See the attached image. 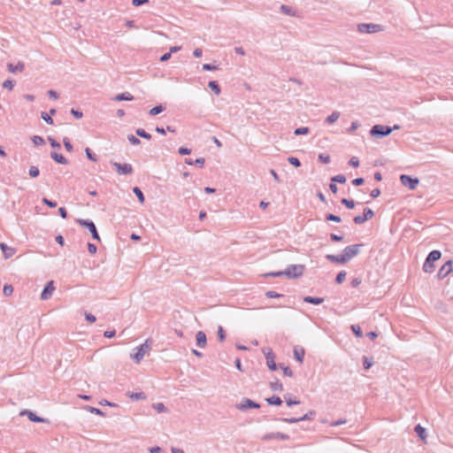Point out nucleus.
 <instances>
[{"mask_svg":"<svg viewBox=\"0 0 453 453\" xmlns=\"http://www.w3.org/2000/svg\"><path fill=\"white\" fill-rule=\"evenodd\" d=\"M393 131V128L388 126H382V125H375L372 127L370 130V134L372 136L376 138H382L384 136H387L390 134Z\"/></svg>","mask_w":453,"mask_h":453,"instance_id":"20e7f679","label":"nucleus"},{"mask_svg":"<svg viewBox=\"0 0 453 453\" xmlns=\"http://www.w3.org/2000/svg\"><path fill=\"white\" fill-rule=\"evenodd\" d=\"M309 132H310L309 127H298V128L295 129L294 134L296 135H301V134H309Z\"/></svg>","mask_w":453,"mask_h":453,"instance_id":"79ce46f5","label":"nucleus"},{"mask_svg":"<svg viewBox=\"0 0 453 453\" xmlns=\"http://www.w3.org/2000/svg\"><path fill=\"white\" fill-rule=\"evenodd\" d=\"M363 246L362 244H353L347 246L342 252L346 262L349 261L351 258L356 257L359 253V248Z\"/></svg>","mask_w":453,"mask_h":453,"instance_id":"0eeeda50","label":"nucleus"},{"mask_svg":"<svg viewBox=\"0 0 453 453\" xmlns=\"http://www.w3.org/2000/svg\"><path fill=\"white\" fill-rule=\"evenodd\" d=\"M332 182L345 183L347 179L343 174H338L331 179Z\"/></svg>","mask_w":453,"mask_h":453,"instance_id":"4c0bfd02","label":"nucleus"},{"mask_svg":"<svg viewBox=\"0 0 453 453\" xmlns=\"http://www.w3.org/2000/svg\"><path fill=\"white\" fill-rule=\"evenodd\" d=\"M341 203L344 204L349 209H353L355 207V203L352 200H349L347 198H342Z\"/></svg>","mask_w":453,"mask_h":453,"instance_id":"c03bdc74","label":"nucleus"},{"mask_svg":"<svg viewBox=\"0 0 453 453\" xmlns=\"http://www.w3.org/2000/svg\"><path fill=\"white\" fill-rule=\"evenodd\" d=\"M218 337L220 342H223L226 339V334H225L224 329L221 326H218Z\"/></svg>","mask_w":453,"mask_h":453,"instance_id":"8fccbe9b","label":"nucleus"},{"mask_svg":"<svg viewBox=\"0 0 453 453\" xmlns=\"http://www.w3.org/2000/svg\"><path fill=\"white\" fill-rule=\"evenodd\" d=\"M85 152H86L87 157H88L89 160L94 161V162H96V161L97 160V159H96V156H95V154H94V153H92V151H91L88 148H87V149L85 150Z\"/></svg>","mask_w":453,"mask_h":453,"instance_id":"4d7b16f0","label":"nucleus"},{"mask_svg":"<svg viewBox=\"0 0 453 453\" xmlns=\"http://www.w3.org/2000/svg\"><path fill=\"white\" fill-rule=\"evenodd\" d=\"M288 161L289 162V164H291L292 165H294L296 167H298L301 165V163L297 157H290L288 158Z\"/></svg>","mask_w":453,"mask_h":453,"instance_id":"5fc2aeb1","label":"nucleus"},{"mask_svg":"<svg viewBox=\"0 0 453 453\" xmlns=\"http://www.w3.org/2000/svg\"><path fill=\"white\" fill-rule=\"evenodd\" d=\"M345 277H346V272H344V271L340 272L337 274L336 279H335L336 283H338V284L342 283L343 280H345Z\"/></svg>","mask_w":453,"mask_h":453,"instance_id":"de8ad7c7","label":"nucleus"},{"mask_svg":"<svg viewBox=\"0 0 453 453\" xmlns=\"http://www.w3.org/2000/svg\"><path fill=\"white\" fill-rule=\"evenodd\" d=\"M8 71L12 73H22L25 69V65L22 62H18L17 65L8 64L7 65Z\"/></svg>","mask_w":453,"mask_h":453,"instance_id":"a211bd4d","label":"nucleus"},{"mask_svg":"<svg viewBox=\"0 0 453 453\" xmlns=\"http://www.w3.org/2000/svg\"><path fill=\"white\" fill-rule=\"evenodd\" d=\"M196 341L197 347L204 349L207 345L206 334L203 331H199L196 334Z\"/></svg>","mask_w":453,"mask_h":453,"instance_id":"f3484780","label":"nucleus"},{"mask_svg":"<svg viewBox=\"0 0 453 453\" xmlns=\"http://www.w3.org/2000/svg\"><path fill=\"white\" fill-rule=\"evenodd\" d=\"M451 272H453L452 261L448 260L439 270L437 276L439 279H444L447 277Z\"/></svg>","mask_w":453,"mask_h":453,"instance_id":"f8f14e48","label":"nucleus"},{"mask_svg":"<svg viewBox=\"0 0 453 453\" xmlns=\"http://www.w3.org/2000/svg\"><path fill=\"white\" fill-rule=\"evenodd\" d=\"M136 134L140 137H142V138H145L147 140H150L151 139V135L147 133L144 129L142 128H138L136 130Z\"/></svg>","mask_w":453,"mask_h":453,"instance_id":"473e14b6","label":"nucleus"},{"mask_svg":"<svg viewBox=\"0 0 453 453\" xmlns=\"http://www.w3.org/2000/svg\"><path fill=\"white\" fill-rule=\"evenodd\" d=\"M326 220H329V221H334V222H341V218L339 216H336V215H334V214H327L326 217Z\"/></svg>","mask_w":453,"mask_h":453,"instance_id":"864d4df0","label":"nucleus"},{"mask_svg":"<svg viewBox=\"0 0 453 453\" xmlns=\"http://www.w3.org/2000/svg\"><path fill=\"white\" fill-rule=\"evenodd\" d=\"M203 69L205 70V71H214V70L217 69V66L212 65L211 64H203Z\"/></svg>","mask_w":453,"mask_h":453,"instance_id":"774afa93","label":"nucleus"},{"mask_svg":"<svg viewBox=\"0 0 453 453\" xmlns=\"http://www.w3.org/2000/svg\"><path fill=\"white\" fill-rule=\"evenodd\" d=\"M128 142L133 145H139L141 143V141L135 137L134 134H129L127 136Z\"/></svg>","mask_w":453,"mask_h":453,"instance_id":"a18cd8bd","label":"nucleus"},{"mask_svg":"<svg viewBox=\"0 0 453 453\" xmlns=\"http://www.w3.org/2000/svg\"><path fill=\"white\" fill-rule=\"evenodd\" d=\"M85 319L87 321H88L90 323H94L96 320V318L91 313H86Z\"/></svg>","mask_w":453,"mask_h":453,"instance_id":"69168bd1","label":"nucleus"},{"mask_svg":"<svg viewBox=\"0 0 453 453\" xmlns=\"http://www.w3.org/2000/svg\"><path fill=\"white\" fill-rule=\"evenodd\" d=\"M383 30V27L381 25H379V24H366V23H362V24H359L358 25V31L360 33H367V34H372V33H377V32H380Z\"/></svg>","mask_w":453,"mask_h":453,"instance_id":"423d86ee","label":"nucleus"},{"mask_svg":"<svg viewBox=\"0 0 453 453\" xmlns=\"http://www.w3.org/2000/svg\"><path fill=\"white\" fill-rule=\"evenodd\" d=\"M84 409L86 411H89L90 413L99 415V416H104V413L98 408L87 405L84 407Z\"/></svg>","mask_w":453,"mask_h":453,"instance_id":"c756f323","label":"nucleus"},{"mask_svg":"<svg viewBox=\"0 0 453 453\" xmlns=\"http://www.w3.org/2000/svg\"><path fill=\"white\" fill-rule=\"evenodd\" d=\"M236 408L238 410L246 411L250 408L257 409L259 408V404L250 399L244 398L240 403L236 404Z\"/></svg>","mask_w":453,"mask_h":453,"instance_id":"4468645a","label":"nucleus"},{"mask_svg":"<svg viewBox=\"0 0 453 453\" xmlns=\"http://www.w3.org/2000/svg\"><path fill=\"white\" fill-rule=\"evenodd\" d=\"M305 266L303 265H290L284 271L267 273L264 277H281L286 276L288 279H297L303 274Z\"/></svg>","mask_w":453,"mask_h":453,"instance_id":"f257e3e1","label":"nucleus"},{"mask_svg":"<svg viewBox=\"0 0 453 453\" xmlns=\"http://www.w3.org/2000/svg\"><path fill=\"white\" fill-rule=\"evenodd\" d=\"M374 216V212L372 209L370 208H365L364 210V217L366 220H369L371 219L372 217Z\"/></svg>","mask_w":453,"mask_h":453,"instance_id":"37998d69","label":"nucleus"},{"mask_svg":"<svg viewBox=\"0 0 453 453\" xmlns=\"http://www.w3.org/2000/svg\"><path fill=\"white\" fill-rule=\"evenodd\" d=\"M400 180L403 186L408 187L411 190L416 189L419 182L418 178H412L406 174H402Z\"/></svg>","mask_w":453,"mask_h":453,"instance_id":"6e6552de","label":"nucleus"},{"mask_svg":"<svg viewBox=\"0 0 453 453\" xmlns=\"http://www.w3.org/2000/svg\"><path fill=\"white\" fill-rule=\"evenodd\" d=\"M351 330L357 337H358V338L363 337V332L361 330V327L358 325H352Z\"/></svg>","mask_w":453,"mask_h":453,"instance_id":"f704fd0d","label":"nucleus"},{"mask_svg":"<svg viewBox=\"0 0 453 453\" xmlns=\"http://www.w3.org/2000/svg\"><path fill=\"white\" fill-rule=\"evenodd\" d=\"M208 86L217 96L220 94L221 90L217 81H211L209 82Z\"/></svg>","mask_w":453,"mask_h":453,"instance_id":"bb28decb","label":"nucleus"},{"mask_svg":"<svg viewBox=\"0 0 453 453\" xmlns=\"http://www.w3.org/2000/svg\"><path fill=\"white\" fill-rule=\"evenodd\" d=\"M414 430L420 439H422V440L426 439V429L423 426H421L420 425H417L415 426Z\"/></svg>","mask_w":453,"mask_h":453,"instance_id":"b1692460","label":"nucleus"},{"mask_svg":"<svg viewBox=\"0 0 453 453\" xmlns=\"http://www.w3.org/2000/svg\"><path fill=\"white\" fill-rule=\"evenodd\" d=\"M150 340H146L144 343L136 348V351L134 354H131V358L137 364H139L144 357V356L150 349Z\"/></svg>","mask_w":453,"mask_h":453,"instance_id":"f03ea898","label":"nucleus"},{"mask_svg":"<svg viewBox=\"0 0 453 453\" xmlns=\"http://www.w3.org/2000/svg\"><path fill=\"white\" fill-rule=\"evenodd\" d=\"M319 160L323 164H328L330 163V156L326 154H319Z\"/></svg>","mask_w":453,"mask_h":453,"instance_id":"09e8293b","label":"nucleus"},{"mask_svg":"<svg viewBox=\"0 0 453 453\" xmlns=\"http://www.w3.org/2000/svg\"><path fill=\"white\" fill-rule=\"evenodd\" d=\"M314 416H315V411H310L308 413L304 414L301 418H282V421L285 423H288V424H294V423H298L300 421L310 420Z\"/></svg>","mask_w":453,"mask_h":453,"instance_id":"9d476101","label":"nucleus"},{"mask_svg":"<svg viewBox=\"0 0 453 453\" xmlns=\"http://www.w3.org/2000/svg\"><path fill=\"white\" fill-rule=\"evenodd\" d=\"M88 252L90 254H95V253H96L97 248H96V246L95 244L88 243Z\"/></svg>","mask_w":453,"mask_h":453,"instance_id":"338daca9","label":"nucleus"},{"mask_svg":"<svg viewBox=\"0 0 453 453\" xmlns=\"http://www.w3.org/2000/svg\"><path fill=\"white\" fill-rule=\"evenodd\" d=\"M280 9V12L286 15H288V16L296 15L295 11L292 9V7H290L288 5L282 4Z\"/></svg>","mask_w":453,"mask_h":453,"instance_id":"393cba45","label":"nucleus"},{"mask_svg":"<svg viewBox=\"0 0 453 453\" xmlns=\"http://www.w3.org/2000/svg\"><path fill=\"white\" fill-rule=\"evenodd\" d=\"M15 253H16V249L12 248V247H8V250H6L4 258L8 259V258L12 257Z\"/></svg>","mask_w":453,"mask_h":453,"instance_id":"603ef678","label":"nucleus"},{"mask_svg":"<svg viewBox=\"0 0 453 453\" xmlns=\"http://www.w3.org/2000/svg\"><path fill=\"white\" fill-rule=\"evenodd\" d=\"M266 402L272 405H280L282 403L281 399L276 395H273L272 397L266 398Z\"/></svg>","mask_w":453,"mask_h":453,"instance_id":"c85d7f7f","label":"nucleus"},{"mask_svg":"<svg viewBox=\"0 0 453 453\" xmlns=\"http://www.w3.org/2000/svg\"><path fill=\"white\" fill-rule=\"evenodd\" d=\"M303 302L317 305L322 303L324 302V299L321 297L305 296L303 298Z\"/></svg>","mask_w":453,"mask_h":453,"instance_id":"5701e85b","label":"nucleus"},{"mask_svg":"<svg viewBox=\"0 0 453 453\" xmlns=\"http://www.w3.org/2000/svg\"><path fill=\"white\" fill-rule=\"evenodd\" d=\"M115 101H132L134 100V96L129 92H124L121 94H118L113 98Z\"/></svg>","mask_w":453,"mask_h":453,"instance_id":"412c9836","label":"nucleus"},{"mask_svg":"<svg viewBox=\"0 0 453 453\" xmlns=\"http://www.w3.org/2000/svg\"><path fill=\"white\" fill-rule=\"evenodd\" d=\"M133 192L137 196L139 202L142 203L144 202V196H143L142 190L138 187H135L133 188Z\"/></svg>","mask_w":453,"mask_h":453,"instance_id":"72a5a7b5","label":"nucleus"},{"mask_svg":"<svg viewBox=\"0 0 453 453\" xmlns=\"http://www.w3.org/2000/svg\"><path fill=\"white\" fill-rule=\"evenodd\" d=\"M284 398H285V401H286L288 406H291L293 404H299L300 403V402L297 401V400H292L291 397L288 395H284Z\"/></svg>","mask_w":453,"mask_h":453,"instance_id":"3c124183","label":"nucleus"},{"mask_svg":"<svg viewBox=\"0 0 453 453\" xmlns=\"http://www.w3.org/2000/svg\"><path fill=\"white\" fill-rule=\"evenodd\" d=\"M77 223L81 225V226H84L88 229V231L91 233L93 239L100 241L99 234L97 233L96 225L93 221L88 219H77Z\"/></svg>","mask_w":453,"mask_h":453,"instance_id":"39448f33","label":"nucleus"},{"mask_svg":"<svg viewBox=\"0 0 453 453\" xmlns=\"http://www.w3.org/2000/svg\"><path fill=\"white\" fill-rule=\"evenodd\" d=\"M13 293V287L12 285L6 284L4 286L3 294L5 296H9Z\"/></svg>","mask_w":453,"mask_h":453,"instance_id":"a19ab883","label":"nucleus"},{"mask_svg":"<svg viewBox=\"0 0 453 453\" xmlns=\"http://www.w3.org/2000/svg\"><path fill=\"white\" fill-rule=\"evenodd\" d=\"M32 142L35 146H41L44 143V139L39 135H34L32 137Z\"/></svg>","mask_w":453,"mask_h":453,"instance_id":"ea45409f","label":"nucleus"},{"mask_svg":"<svg viewBox=\"0 0 453 453\" xmlns=\"http://www.w3.org/2000/svg\"><path fill=\"white\" fill-rule=\"evenodd\" d=\"M340 118V112L339 111H334L331 115H329L326 119V122L328 124L334 123L338 119Z\"/></svg>","mask_w":453,"mask_h":453,"instance_id":"a878e982","label":"nucleus"},{"mask_svg":"<svg viewBox=\"0 0 453 453\" xmlns=\"http://www.w3.org/2000/svg\"><path fill=\"white\" fill-rule=\"evenodd\" d=\"M152 408L158 413L165 412L167 411L166 407L162 403H156L152 404Z\"/></svg>","mask_w":453,"mask_h":453,"instance_id":"cd10ccee","label":"nucleus"},{"mask_svg":"<svg viewBox=\"0 0 453 453\" xmlns=\"http://www.w3.org/2000/svg\"><path fill=\"white\" fill-rule=\"evenodd\" d=\"M304 354H305V351H304L303 348H302V347H295L294 348V356H295V358L298 362H300V363L303 362Z\"/></svg>","mask_w":453,"mask_h":453,"instance_id":"6ab92c4d","label":"nucleus"},{"mask_svg":"<svg viewBox=\"0 0 453 453\" xmlns=\"http://www.w3.org/2000/svg\"><path fill=\"white\" fill-rule=\"evenodd\" d=\"M164 111V107L162 105H157L150 110V114L151 116L157 115Z\"/></svg>","mask_w":453,"mask_h":453,"instance_id":"e433bc0d","label":"nucleus"},{"mask_svg":"<svg viewBox=\"0 0 453 453\" xmlns=\"http://www.w3.org/2000/svg\"><path fill=\"white\" fill-rule=\"evenodd\" d=\"M3 87L11 90L14 87V82L12 81L7 80L3 83Z\"/></svg>","mask_w":453,"mask_h":453,"instance_id":"bf43d9fd","label":"nucleus"},{"mask_svg":"<svg viewBox=\"0 0 453 453\" xmlns=\"http://www.w3.org/2000/svg\"><path fill=\"white\" fill-rule=\"evenodd\" d=\"M42 119L48 124L50 125H52L53 124V119L52 118L50 117V115L47 112H42Z\"/></svg>","mask_w":453,"mask_h":453,"instance_id":"49530a36","label":"nucleus"},{"mask_svg":"<svg viewBox=\"0 0 453 453\" xmlns=\"http://www.w3.org/2000/svg\"><path fill=\"white\" fill-rule=\"evenodd\" d=\"M64 146L66 149L67 151L71 152L73 150V145L71 144L70 141L66 138L64 139Z\"/></svg>","mask_w":453,"mask_h":453,"instance_id":"680f3d73","label":"nucleus"},{"mask_svg":"<svg viewBox=\"0 0 453 453\" xmlns=\"http://www.w3.org/2000/svg\"><path fill=\"white\" fill-rule=\"evenodd\" d=\"M264 354L266 358V365L268 368L272 371H275L277 369L276 363L274 362V354L271 349H263Z\"/></svg>","mask_w":453,"mask_h":453,"instance_id":"1a4fd4ad","label":"nucleus"},{"mask_svg":"<svg viewBox=\"0 0 453 453\" xmlns=\"http://www.w3.org/2000/svg\"><path fill=\"white\" fill-rule=\"evenodd\" d=\"M265 296H266L268 298H278V297L281 296V295H280V294H278V293H276V292H274V291H271V290H270V291H267V292L265 293Z\"/></svg>","mask_w":453,"mask_h":453,"instance_id":"052dcab7","label":"nucleus"},{"mask_svg":"<svg viewBox=\"0 0 453 453\" xmlns=\"http://www.w3.org/2000/svg\"><path fill=\"white\" fill-rule=\"evenodd\" d=\"M55 289L56 288H55V286H54V281L53 280L49 281L45 285V287H44V288H43V290H42V292L41 294V299L42 300H48V299H50L51 297L52 294L54 293Z\"/></svg>","mask_w":453,"mask_h":453,"instance_id":"9b49d317","label":"nucleus"},{"mask_svg":"<svg viewBox=\"0 0 453 453\" xmlns=\"http://www.w3.org/2000/svg\"><path fill=\"white\" fill-rule=\"evenodd\" d=\"M128 396L132 400H134V401L145 399V395L143 393H142V392H140V393H131V394H128Z\"/></svg>","mask_w":453,"mask_h":453,"instance_id":"c9c22d12","label":"nucleus"},{"mask_svg":"<svg viewBox=\"0 0 453 453\" xmlns=\"http://www.w3.org/2000/svg\"><path fill=\"white\" fill-rule=\"evenodd\" d=\"M349 164L353 167H357L359 165V160L357 157H353L350 158Z\"/></svg>","mask_w":453,"mask_h":453,"instance_id":"0e129e2a","label":"nucleus"},{"mask_svg":"<svg viewBox=\"0 0 453 453\" xmlns=\"http://www.w3.org/2000/svg\"><path fill=\"white\" fill-rule=\"evenodd\" d=\"M363 360H364V368L365 370H368L373 365V360L372 357H364Z\"/></svg>","mask_w":453,"mask_h":453,"instance_id":"58836bf2","label":"nucleus"},{"mask_svg":"<svg viewBox=\"0 0 453 453\" xmlns=\"http://www.w3.org/2000/svg\"><path fill=\"white\" fill-rule=\"evenodd\" d=\"M28 174L32 178L38 177L39 174H40L39 168L37 166H35V165L30 166L29 171H28Z\"/></svg>","mask_w":453,"mask_h":453,"instance_id":"2f4dec72","label":"nucleus"},{"mask_svg":"<svg viewBox=\"0 0 453 453\" xmlns=\"http://www.w3.org/2000/svg\"><path fill=\"white\" fill-rule=\"evenodd\" d=\"M20 416H27L28 419L32 422H37V423H45L47 422V419L36 416L34 412L28 410H24L20 412Z\"/></svg>","mask_w":453,"mask_h":453,"instance_id":"dca6fc26","label":"nucleus"},{"mask_svg":"<svg viewBox=\"0 0 453 453\" xmlns=\"http://www.w3.org/2000/svg\"><path fill=\"white\" fill-rule=\"evenodd\" d=\"M441 256V253L439 250L431 251L423 265V270L426 273H432L434 269V262L439 260Z\"/></svg>","mask_w":453,"mask_h":453,"instance_id":"7ed1b4c3","label":"nucleus"},{"mask_svg":"<svg viewBox=\"0 0 453 453\" xmlns=\"http://www.w3.org/2000/svg\"><path fill=\"white\" fill-rule=\"evenodd\" d=\"M119 174H131L133 173V167L130 164H119L117 162L112 163Z\"/></svg>","mask_w":453,"mask_h":453,"instance_id":"ddd939ff","label":"nucleus"},{"mask_svg":"<svg viewBox=\"0 0 453 453\" xmlns=\"http://www.w3.org/2000/svg\"><path fill=\"white\" fill-rule=\"evenodd\" d=\"M282 371H283V373L286 375V376H288V377H292L293 376V372L291 371V369L289 367H287V366H280Z\"/></svg>","mask_w":453,"mask_h":453,"instance_id":"e2e57ef3","label":"nucleus"},{"mask_svg":"<svg viewBox=\"0 0 453 453\" xmlns=\"http://www.w3.org/2000/svg\"><path fill=\"white\" fill-rule=\"evenodd\" d=\"M270 387L273 390V391H282L283 390V386L282 384L280 382V380H276L275 381H272L270 383Z\"/></svg>","mask_w":453,"mask_h":453,"instance_id":"7c9ffc66","label":"nucleus"},{"mask_svg":"<svg viewBox=\"0 0 453 453\" xmlns=\"http://www.w3.org/2000/svg\"><path fill=\"white\" fill-rule=\"evenodd\" d=\"M326 259H328L329 261L333 262V263H337V264H345L347 263L346 262V259L344 258L343 255H338V256H335V255H331V254H328L326 256Z\"/></svg>","mask_w":453,"mask_h":453,"instance_id":"aec40b11","label":"nucleus"},{"mask_svg":"<svg viewBox=\"0 0 453 453\" xmlns=\"http://www.w3.org/2000/svg\"><path fill=\"white\" fill-rule=\"evenodd\" d=\"M288 439H289V436L288 434H282V433H280V432L266 434H265L262 437V440H264V441H269V440H283V441H286V440H288Z\"/></svg>","mask_w":453,"mask_h":453,"instance_id":"2eb2a0df","label":"nucleus"},{"mask_svg":"<svg viewBox=\"0 0 453 453\" xmlns=\"http://www.w3.org/2000/svg\"><path fill=\"white\" fill-rule=\"evenodd\" d=\"M42 201L44 204L48 205L50 208H55L57 206L56 202L50 201V200L47 199L46 197L42 198Z\"/></svg>","mask_w":453,"mask_h":453,"instance_id":"13d9d810","label":"nucleus"},{"mask_svg":"<svg viewBox=\"0 0 453 453\" xmlns=\"http://www.w3.org/2000/svg\"><path fill=\"white\" fill-rule=\"evenodd\" d=\"M51 157L58 164L67 165V159L61 154H58L57 152L50 153Z\"/></svg>","mask_w":453,"mask_h":453,"instance_id":"4be33fe9","label":"nucleus"},{"mask_svg":"<svg viewBox=\"0 0 453 453\" xmlns=\"http://www.w3.org/2000/svg\"><path fill=\"white\" fill-rule=\"evenodd\" d=\"M353 221L357 225H361V224L365 223L366 221V219H365L364 215L363 216L357 215V216L354 217Z\"/></svg>","mask_w":453,"mask_h":453,"instance_id":"6e6d98bb","label":"nucleus"}]
</instances>
